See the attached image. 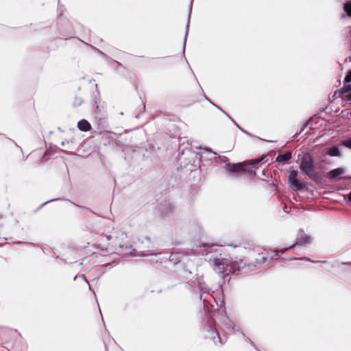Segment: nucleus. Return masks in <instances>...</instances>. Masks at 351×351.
I'll return each instance as SVG.
<instances>
[{"label":"nucleus","instance_id":"f257e3e1","mask_svg":"<svg viewBox=\"0 0 351 351\" xmlns=\"http://www.w3.org/2000/svg\"><path fill=\"white\" fill-rule=\"evenodd\" d=\"M127 239L128 237L125 232L118 231L112 234L101 235L98 241V245L102 251L122 254L123 248L130 250L131 247L130 244L126 243ZM126 254L123 253V254Z\"/></svg>","mask_w":351,"mask_h":351},{"label":"nucleus","instance_id":"f03ea898","mask_svg":"<svg viewBox=\"0 0 351 351\" xmlns=\"http://www.w3.org/2000/svg\"><path fill=\"white\" fill-rule=\"evenodd\" d=\"M215 269L221 274L222 277L229 276L230 274L239 275L247 273L254 267L252 265L247 264L244 260L233 261L227 258H215L214 259Z\"/></svg>","mask_w":351,"mask_h":351},{"label":"nucleus","instance_id":"7ed1b4c3","mask_svg":"<svg viewBox=\"0 0 351 351\" xmlns=\"http://www.w3.org/2000/svg\"><path fill=\"white\" fill-rule=\"evenodd\" d=\"M193 282L198 285L200 291V299L203 302L206 311L212 313L217 310L215 304L217 307L222 306L223 301L221 302L220 304H218L215 297L210 293V289L203 280L202 276H197Z\"/></svg>","mask_w":351,"mask_h":351},{"label":"nucleus","instance_id":"20e7f679","mask_svg":"<svg viewBox=\"0 0 351 351\" xmlns=\"http://www.w3.org/2000/svg\"><path fill=\"white\" fill-rule=\"evenodd\" d=\"M300 169L311 179L317 180L319 179V173L315 170V162L310 154H305L301 158Z\"/></svg>","mask_w":351,"mask_h":351},{"label":"nucleus","instance_id":"39448f33","mask_svg":"<svg viewBox=\"0 0 351 351\" xmlns=\"http://www.w3.org/2000/svg\"><path fill=\"white\" fill-rule=\"evenodd\" d=\"M300 232L298 233V237L296 238V241L294 244L292 245L283 248L280 250H275L274 251V255H272L270 258L271 259H278L277 256H279L280 254H282L285 252L288 251L289 250L293 249L295 245H305L311 243V238L309 236L303 233L302 230H300Z\"/></svg>","mask_w":351,"mask_h":351},{"label":"nucleus","instance_id":"423d86ee","mask_svg":"<svg viewBox=\"0 0 351 351\" xmlns=\"http://www.w3.org/2000/svg\"><path fill=\"white\" fill-rule=\"evenodd\" d=\"M207 324V331L208 332L209 337L213 339L215 344L217 345L219 343V344L222 345L223 342L222 341V339L219 333V331L216 330L215 322L213 319H208Z\"/></svg>","mask_w":351,"mask_h":351},{"label":"nucleus","instance_id":"0eeeda50","mask_svg":"<svg viewBox=\"0 0 351 351\" xmlns=\"http://www.w3.org/2000/svg\"><path fill=\"white\" fill-rule=\"evenodd\" d=\"M263 160V158H258V159L252 160L251 161H246L243 163L233 164L232 165H230V164H228V165L229 167H231L230 171L240 172V171H245V167L247 165H253L254 167H255L256 165L260 163Z\"/></svg>","mask_w":351,"mask_h":351},{"label":"nucleus","instance_id":"6e6552de","mask_svg":"<svg viewBox=\"0 0 351 351\" xmlns=\"http://www.w3.org/2000/svg\"><path fill=\"white\" fill-rule=\"evenodd\" d=\"M351 92V84L348 83L346 84L344 82L343 86L339 90H337L335 93V95H338L339 97H341V98L344 97L345 95L350 93Z\"/></svg>","mask_w":351,"mask_h":351},{"label":"nucleus","instance_id":"1a4fd4ad","mask_svg":"<svg viewBox=\"0 0 351 351\" xmlns=\"http://www.w3.org/2000/svg\"><path fill=\"white\" fill-rule=\"evenodd\" d=\"M154 250H149L147 251H145V252H141L140 254H138V256H153V258L152 259H150L151 261L152 262H158V261L155 258L156 257V256L158 255V254L156 253H154ZM130 254L132 256H136L137 254L135 252V250H134V252H130Z\"/></svg>","mask_w":351,"mask_h":351},{"label":"nucleus","instance_id":"9d476101","mask_svg":"<svg viewBox=\"0 0 351 351\" xmlns=\"http://www.w3.org/2000/svg\"><path fill=\"white\" fill-rule=\"evenodd\" d=\"M345 173V169L342 167L337 168L330 170L328 173V178L330 179H335L339 177V176L343 175Z\"/></svg>","mask_w":351,"mask_h":351},{"label":"nucleus","instance_id":"9b49d317","mask_svg":"<svg viewBox=\"0 0 351 351\" xmlns=\"http://www.w3.org/2000/svg\"><path fill=\"white\" fill-rule=\"evenodd\" d=\"M77 128L81 131L88 132L90 130L91 126L88 121L82 119L78 122Z\"/></svg>","mask_w":351,"mask_h":351},{"label":"nucleus","instance_id":"f8f14e48","mask_svg":"<svg viewBox=\"0 0 351 351\" xmlns=\"http://www.w3.org/2000/svg\"><path fill=\"white\" fill-rule=\"evenodd\" d=\"M291 158V152H287L285 154H279L276 160L279 162H285L289 160Z\"/></svg>","mask_w":351,"mask_h":351},{"label":"nucleus","instance_id":"ddd939ff","mask_svg":"<svg viewBox=\"0 0 351 351\" xmlns=\"http://www.w3.org/2000/svg\"><path fill=\"white\" fill-rule=\"evenodd\" d=\"M214 244H206L202 243V245H199V247H203L204 249L201 252H197V254L202 253V254H207L212 252V247L214 246Z\"/></svg>","mask_w":351,"mask_h":351},{"label":"nucleus","instance_id":"4468645a","mask_svg":"<svg viewBox=\"0 0 351 351\" xmlns=\"http://www.w3.org/2000/svg\"><path fill=\"white\" fill-rule=\"evenodd\" d=\"M289 182H290L291 188L295 191H300L303 189L302 184L300 182H299L298 180H294Z\"/></svg>","mask_w":351,"mask_h":351},{"label":"nucleus","instance_id":"2eb2a0df","mask_svg":"<svg viewBox=\"0 0 351 351\" xmlns=\"http://www.w3.org/2000/svg\"><path fill=\"white\" fill-rule=\"evenodd\" d=\"M328 154L330 156H338L340 154V152L338 147H332L328 150Z\"/></svg>","mask_w":351,"mask_h":351},{"label":"nucleus","instance_id":"dca6fc26","mask_svg":"<svg viewBox=\"0 0 351 351\" xmlns=\"http://www.w3.org/2000/svg\"><path fill=\"white\" fill-rule=\"evenodd\" d=\"M193 0H191V5H190V9H189V17H188V23H187V25H186V31L185 37H184V48L185 47V44H186V36H187V34H188V29H189V19H190V16H191V9H192V3H193Z\"/></svg>","mask_w":351,"mask_h":351},{"label":"nucleus","instance_id":"f3484780","mask_svg":"<svg viewBox=\"0 0 351 351\" xmlns=\"http://www.w3.org/2000/svg\"><path fill=\"white\" fill-rule=\"evenodd\" d=\"M256 260L258 264H264L267 261L268 257L263 254H259L258 257L256 258Z\"/></svg>","mask_w":351,"mask_h":351},{"label":"nucleus","instance_id":"a211bd4d","mask_svg":"<svg viewBox=\"0 0 351 351\" xmlns=\"http://www.w3.org/2000/svg\"><path fill=\"white\" fill-rule=\"evenodd\" d=\"M343 8H344V10L346 12V14L349 16H351V1H348L347 3H346L345 5H344Z\"/></svg>","mask_w":351,"mask_h":351},{"label":"nucleus","instance_id":"6ab92c4d","mask_svg":"<svg viewBox=\"0 0 351 351\" xmlns=\"http://www.w3.org/2000/svg\"><path fill=\"white\" fill-rule=\"evenodd\" d=\"M229 324H228V326L226 327L227 331H226V333H230L232 332L235 331V324L232 323L230 321H229Z\"/></svg>","mask_w":351,"mask_h":351},{"label":"nucleus","instance_id":"aec40b11","mask_svg":"<svg viewBox=\"0 0 351 351\" xmlns=\"http://www.w3.org/2000/svg\"><path fill=\"white\" fill-rule=\"evenodd\" d=\"M297 176H298V171H295V170H293L290 172L289 173V181L291 182V181H293L294 180H298L297 179Z\"/></svg>","mask_w":351,"mask_h":351},{"label":"nucleus","instance_id":"412c9836","mask_svg":"<svg viewBox=\"0 0 351 351\" xmlns=\"http://www.w3.org/2000/svg\"><path fill=\"white\" fill-rule=\"evenodd\" d=\"M344 82H345L346 84H348V83H350V82H351V70H350V71L347 73V74H346V77H345V78H344Z\"/></svg>","mask_w":351,"mask_h":351},{"label":"nucleus","instance_id":"4be33fe9","mask_svg":"<svg viewBox=\"0 0 351 351\" xmlns=\"http://www.w3.org/2000/svg\"><path fill=\"white\" fill-rule=\"evenodd\" d=\"M343 145L348 148L351 149V138L343 141Z\"/></svg>","mask_w":351,"mask_h":351},{"label":"nucleus","instance_id":"5701e85b","mask_svg":"<svg viewBox=\"0 0 351 351\" xmlns=\"http://www.w3.org/2000/svg\"><path fill=\"white\" fill-rule=\"evenodd\" d=\"M342 99H343L344 100H346V101H351V92L350 93L347 94L346 95H345V97H343Z\"/></svg>","mask_w":351,"mask_h":351},{"label":"nucleus","instance_id":"b1692460","mask_svg":"<svg viewBox=\"0 0 351 351\" xmlns=\"http://www.w3.org/2000/svg\"><path fill=\"white\" fill-rule=\"evenodd\" d=\"M242 335L245 338L247 341L250 342L252 346H254L253 341L250 338L245 337V335L243 333H242Z\"/></svg>","mask_w":351,"mask_h":351},{"label":"nucleus","instance_id":"393cba45","mask_svg":"<svg viewBox=\"0 0 351 351\" xmlns=\"http://www.w3.org/2000/svg\"><path fill=\"white\" fill-rule=\"evenodd\" d=\"M347 197H348V199L350 202H351V192L348 195H347Z\"/></svg>","mask_w":351,"mask_h":351},{"label":"nucleus","instance_id":"a878e982","mask_svg":"<svg viewBox=\"0 0 351 351\" xmlns=\"http://www.w3.org/2000/svg\"><path fill=\"white\" fill-rule=\"evenodd\" d=\"M160 210H161L162 214V215H164V214H165V210H164V209H163L162 208H160ZM168 213L167 211H166V212H165V213Z\"/></svg>","mask_w":351,"mask_h":351},{"label":"nucleus","instance_id":"bb28decb","mask_svg":"<svg viewBox=\"0 0 351 351\" xmlns=\"http://www.w3.org/2000/svg\"><path fill=\"white\" fill-rule=\"evenodd\" d=\"M342 264H343V265H351V262L342 263Z\"/></svg>","mask_w":351,"mask_h":351},{"label":"nucleus","instance_id":"cd10ccee","mask_svg":"<svg viewBox=\"0 0 351 351\" xmlns=\"http://www.w3.org/2000/svg\"><path fill=\"white\" fill-rule=\"evenodd\" d=\"M99 53H100V55L103 56H105V53H104L102 51H99Z\"/></svg>","mask_w":351,"mask_h":351},{"label":"nucleus","instance_id":"c85d7f7f","mask_svg":"<svg viewBox=\"0 0 351 351\" xmlns=\"http://www.w3.org/2000/svg\"><path fill=\"white\" fill-rule=\"evenodd\" d=\"M303 259H305V260H306V261H312V262H313V261H311L309 258H304ZM315 262H316V261H313V263H315Z\"/></svg>","mask_w":351,"mask_h":351},{"label":"nucleus","instance_id":"c756f323","mask_svg":"<svg viewBox=\"0 0 351 351\" xmlns=\"http://www.w3.org/2000/svg\"><path fill=\"white\" fill-rule=\"evenodd\" d=\"M223 114H226V115L228 116V113H226L224 110H221Z\"/></svg>","mask_w":351,"mask_h":351},{"label":"nucleus","instance_id":"7c9ffc66","mask_svg":"<svg viewBox=\"0 0 351 351\" xmlns=\"http://www.w3.org/2000/svg\"><path fill=\"white\" fill-rule=\"evenodd\" d=\"M223 114H226V115L228 116V113H226L224 110H221Z\"/></svg>","mask_w":351,"mask_h":351},{"label":"nucleus","instance_id":"2f4dec72","mask_svg":"<svg viewBox=\"0 0 351 351\" xmlns=\"http://www.w3.org/2000/svg\"><path fill=\"white\" fill-rule=\"evenodd\" d=\"M223 114H226V115L228 116V113H226L224 110H221Z\"/></svg>","mask_w":351,"mask_h":351},{"label":"nucleus","instance_id":"473e14b6","mask_svg":"<svg viewBox=\"0 0 351 351\" xmlns=\"http://www.w3.org/2000/svg\"><path fill=\"white\" fill-rule=\"evenodd\" d=\"M223 114H226V115L228 116V113H226L224 110H221Z\"/></svg>","mask_w":351,"mask_h":351},{"label":"nucleus","instance_id":"72a5a7b5","mask_svg":"<svg viewBox=\"0 0 351 351\" xmlns=\"http://www.w3.org/2000/svg\"><path fill=\"white\" fill-rule=\"evenodd\" d=\"M340 179H350V178L343 177V178H341Z\"/></svg>","mask_w":351,"mask_h":351},{"label":"nucleus","instance_id":"f704fd0d","mask_svg":"<svg viewBox=\"0 0 351 351\" xmlns=\"http://www.w3.org/2000/svg\"><path fill=\"white\" fill-rule=\"evenodd\" d=\"M234 123L236 124V126H237L238 128H240V126H239L238 124H237L235 122H234Z\"/></svg>","mask_w":351,"mask_h":351},{"label":"nucleus","instance_id":"c9c22d12","mask_svg":"<svg viewBox=\"0 0 351 351\" xmlns=\"http://www.w3.org/2000/svg\"><path fill=\"white\" fill-rule=\"evenodd\" d=\"M234 123L236 124V126H237L238 128H240V126H239L238 124H237L235 122H234Z\"/></svg>","mask_w":351,"mask_h":351},{"label":"nucleus","instance_id":"e433bc0d","mask_svg":"<svg viewBox=\"0 0 351 351\" xmlns=\"http://www.w3.org/2000/svg\"><path fill=\"white\" fill-rule=\"evenodd\" d=\"M234 123L236 124V126H237L238 128H240V126H239L238 124H237L235 122H234Z\"/></svg>","mask_w":351,"mask_h":351},{"label":"nucleus","instance_id":"4c0bfd02","mask_svg":"<svg viewBox=\"0 0 351 351\" xmlns=\"http://www.w3.org/2000/svg\"><path fill=\"white\" fill-rule=\"evenodd\" d=\"M234 123L236 124V126H237L238 128H240V126H239L238 124H237L235 122H234Z\"/></svg>","mask_w":351,"mask_h":351},{"label":"nucleus","instance_id":"58836bf2","mask_svg":"<svg viewBox=\"0 0 351 351\" xmlns=\"http://www.w3.org/2000/svg\"><path fill=\"white\" fill-rule=\"evenodd\" d=\"M146 241L148 242V243H150V241L149 239H146Z\"/></svg>","mask_w":351,"mask_h":351},{"label":"nucleus","instance_id":"ea45409f","mask_svg":"<svg viewBox=\"0 0 351 351\" xmlns=\"http://www.w3.org/2000/svg\"><path fill=\"white\" fill-rule=\"evenodd\" d=\"M217 108H218V109H219L220 110H222L220 107H218L217 106L215 105Z\"/></svg>","mask_w":351,"mask_h":351},{"label":"nucleus","instance_id":"a19ab883","mask_svg":"<svg viewBox=\"0 0 351 351\" xmlns=\"http://www.w3.org/2000/svg\"><path fill=\"white\" fill-rule=\"evenodd\" d=\"M228 117L234 123V121L232 119L231 117H230L229 115Z\"/></svg>","mask_w":351,"mask_h":351},{"label":"nucleus","instance_id":"79ce46f5","mask_svg":"<svg viewBox=\"0 0 351 351\" xmlns=\"http://www.w3.org/2000/svg\"><path fill=\"white\" fill-rule=\"evenodd\" d=\"M169 208H170V210L172 209V206L169 204Z\"/></svg>","mask_w":351,"mask_h":351},{"label":"nucleus","instance_id":"37998d69","mask_svg":"<svg viewBox=\"0 0 351 351\" xmlns=\"http://www.w3.org/2000/svg\"><path fill=\"white\" fill-rule=\"evenodd\" d=\"M170 257L171 258V260H174V258H173V255H171Z\"/></svg>","mask_w":351,"mask_h":351},{"label":"nucleus","instance_id":"c03bdc74","mask_svg":"<svg viewBox=\"0 0 351 351\" xmlns=\"http://www.w3.org/2000/svg\"><path fill=\"white\" fill-rule=\"evenodd\" d=\"M210 104H211L212 105H214V103L212 101H210Z\"/></svg>","mask_w":351,"mask_h":351},{"label":"nucleus","instance_id":"a18cd8bd","mask_svg":"<svg viewBox=\"0 0 351 351\" xmlns=\"http://www.w3.org/2000/svg\"><path fill=\"white\" fill-rule=\"evenodd\" d=\"M210 104H211L212 105H214V103L212 101H210Z\"/></svg>","mask_w":351,"mask_h":351},{"label":"nucleus","instance_id":"49530a36","mask_svg":"<svg viewBox=\"0 0 351 351\" xmlns=\"http://www.w3.org/2000/svg\"><path fill=\"white\" fill-rule=\"evenodd\" d=\"M210 104H211L212 105H214V103L212 101H210Z\"/></svg>","mask_w":351,"mask_h":351},{"label":"nucleus","instance_id":"de8ad7c7","mask_svg":"<svg viewBox=\"0 0 351 351\" xmlns=\"http://www.w3.org/2000/svg\"><path fill=\"white\" fill-rule=\"evenodd\" d=\"M350 117H351V111H350Z\"/></svg>","mask_w":351,"mask_h":351}]
</instances>
